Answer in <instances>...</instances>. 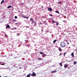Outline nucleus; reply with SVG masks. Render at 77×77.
Returning a JSON list of instances; mask_svg holds the SVG:
<instances>
[{"label": "nucleus", "instance_id": "32", "mask_svg": "<svg viewBox=\"0 0 77 77\" xmlns=\"http://www.w3.org/2000/svg\"><path fill=\"white\" fill-rule=\"evenodd\" d=\"M16 25H17V24H18V23H16Z\"/></svg>", "mask_w": 77, "mask_h": 77}, {"label": "nucleus", "instance_id": "35", "mask_svg": "<svg viewBox=\"0 0 77 77\" xmlns=\"http://www.w3.org/2000/svg\"><path fill=\"white\" fill-rule=\"evenodd\" d=\"M25 42H26V41H27V40H25Z\"/></svg>", "mask_w": 77, "mask_h": 77}, {"label": "nucleus", "instance_id": "42", "mask_svg": "<svg viewBox=\"0 0 77 77\" xmlns=\"http://www.w3.org/2000/svg\"><path fill=\"white\" fill-rule=\"evenodd\" d=\"M76 50H77V48H76Z\"/></svg>", "mask_w": 77, "mask_h": 77}, {"label": "nucleus", "instance_id": "25", "mask_svg": "<svg viewBox=\"0 0 77 77\" xmlns=\"http://www.w3.org/2000/svg\"><path fill=\"white\" fill-rule=\"evenodd\" d=\"M15 18L16 19H17V17L15 16Z\"/></svg>", "mask_w": 77, "mask_h": 77}, {"label": "nucleus", "instance_id": "17", "mask_svg": "<svg viewBox=\"0 0 77 77\" xmlns=\"http://www.w3.org/2000/svg\"><path fill=\"white\" fill-rule=\"evenodd\" d=\"M39 60H41V58H38V59Z\"/></svg>", "mask_w": 77, "mask_h": 77}, {"label": "nucleus", "instance_id": "8", "mask_svg": "<svg viewBox=\"0 0 77 77\" xmlns=\"http://www.w3.org/2000/svg\"><path fill=\"white\" fill-rule=\"evenodd\" d=\"M10 26L9 25H8L6 27V29H8V28H9Z\"/></svg>", "mask_w": 77, "mask_h": 77}, {"label": "nucleus", "instance_id": "37", "mask_svg": "<svg viewBox=\"0 0 77 77\" xmlns=\"http://www.w3.org/2000/svg\"><path fill=\"white\" fill-rule=\"evenodd\" d=\"M66 42H68V40H66Z\"/></svg>", "mask_w": 77, "mask_h": 77}, {"label": "nucleus", "instance_id": "13", "mask_svg": "<svg viewBox=\"0 0 77 77\" xmlns=\"http://www.w3.org/2000/svg\"><path fill=\"white\" fill-rule=\"evenodd\" d=\"M56 26H58V25H59V23L56 22Z\"/></svg>", "mask_w": 77, "mask_h": 77}, {"label": "nucleus", "instance_id": "22", "mask_svg": "<svg viewBox=\"0 0 77 77\" xmlns=\"http://www.w3.org/2000/svg\"><path fill=\"white\" fill-rule=\"evenodd\" d=\"M2 65H5V63H3L1 64Z\"/></svg>", "mask_w": 77, "mask_h": 77}, {"label": "nucleus", "instance_id": "26", "mask_svg": "<svg viewBox=\"0 0 77 77\" xmlns=\"http://www.w3.org/2000/svg\"><path fill=\"white\" fill-rule=\"evenodd\" d=\"M7 2H8V1H5V3H7Z\"/></svg>", "mask_w": 77, "mask_h": 77}, {"label": "nucleus", "instance_id": "11", "mask_svg": "<svg viewBox=\"0 0 77 77\" xmlns=\"http://www.w3.org/2000/svg\"><path fill=\"white\" fill-rule=\"evenodd\" d=\"M59 50L60 51H62V49H61V48H59Z\"/></svg>", "mask_w": 77, "mask_h": 77}, {"label": "nucleus", "instance_id": "14", "mask_svg": "<svg viewBox=\"0 0 77 77\" xmlns=\"http://www.w3.org/2000/svg\"><path fill=\"white\" fill-rule=\"evenodd\" d=\"M11 8V5H10L8 7V9H9V8Z\"/></svg>", "mask_w": 77, "mask_h": 77}, {"label": "nucleus", "instance_id": "20", "mask_svg": "<svg viewBox=\"0 0 77 77\" xmlns=\"http://www.w3.org/2000/svg\"><path fill=\"white\" fill-rule=\"evenodd\" d=\"M40 54H44V53L43 52H40Z\"/></svg>", "mask_w": 77, "mask_h": 77}, {"label": "nucleus", "instance_id": "10", "mask_svg": "<svg viewBox=\"0 0 77 77\" xmlns=\"http://www.w3.org/2000/svg\"><path fill=\"white\" fill-rule=\"evenodd\" d=\"M77 63V62L75 61H74V63H73V65H75L76 63Z\"/></svg>", "mask_w": 77, "mask_h": 77}, {"label": "nucleus", "instance_id": "41", "mask_svg": "<svg viewBox=\"0 0 77 77\" xmlns=\"http://www.w3.org/2000/svg\"><path fill=\"white\" fill-rule=\"evenodd\" d=\"M68 1V0H66V1Z\"/></svg>", "mask_w": 77, "mask_h": 77}, {"label": "nucleus", "instance_id": "30", "mask_svg": "<svg viewBox=\"0 0 77 77\" xmlns=\"http://www.w3.org/2000/svg\"><path fill=\"white\" fill-rule=\"evenodd\" d=\"M39 24H42V23H39Z\"/></svg>", "mask_w": 77, "mask_h": 77}, {"label": "nucleus", "instance_id": "16", "mask_svg": "<svg viewBox=\"0 0 77 77\" xmlns=\"http://www.w3.org/2000/svg\"><path fill=\"white\" fill-rule=\"evenodd\" d=\"M46 56V54H44V55H42V57H45Z\"/></svg>", "mask_w": 77, "mask_h": 77}, {"label": "nucleus", "instance_id": "15", "mask_svg": "<svg viewBox=\"0 0 77 77\" xmlns=\"http://www.w3.org/2000/svg\"><path fill=\"white\" fill-rule=\"evenodd\" d=\"M56 41H57V40H54V41H53V43H55V42H56Z\"/></svg>", "mask_w": 77, "mask_h": 77}, {"label": "nucleus", "instance_id": "9", "mask_svg": "<svg viewBox=\"0 0 77 77\" xmlns=\"http://www.w3.org/2000/svg\"><path fill=\"white\" fill-rule=\"evenodd\" d=\"M57 72V71H52L51 73H54V72Z\"/></svg>", "mask_w": 77, "mask_h": 77}, {"label": "nucleus", "instance_id": "4", "mask_svg": "<svg viewBox=\"0 0 77 77\" xmlns=\"http://www.w3.org/2000/svg\"><path fill=\"white\" fill-rule=\"evenodd\" d=\"M68 64H65L64 65V67L65 68H67V67H68Z\"/></svg>", "mask_w": 77, "mask_h": 77}, {"label": "nucleus", "instance_id": "36", "mask_svg": "<svg viewBox=\"0 0 77 77\" xmlns=\"http://www.w3.org/2000/svg\"><path fill=\"white\" fill-rule=\"evenodd\" d=\"M23 5V4H21V5Z\"/></svg>", "mask_w": 77, "mask_h": 77}, {"label": "nucleus", "instance_id": "44", "mask_svg": "<svg viewBox=\"0 0 77 77\" xmlns=\"http://www.w3.org/2000/svg\"><path fill=\"white\" fill-rule=\"evenodd\" d=\"M29 77H30V75L29 76Z\"/></svg>", "mask_w": 77, "mask_h": 77}, {"label": "nucleus", "instance_id": "18", "mask_svg": "<svg viewBox=\"0 0 77 77\" xmlns=\"http://www.w3.org/2000/svg\"><path fill=\"white\" fill-rule=\"evenodd\" d=\"M56 13H57L58 14H59V11H56Z\"/></svg>", "mask_w": 77, "mask_h": 77}, {"label": "nucleus", "instance_id": "39", "mask_svg": "<svg viewBox=\"0 0 77 77\" xmlns=\"http://www.w3.org/2000/svg\"><path fill=\"white\" fill-rule=\"evenodd\" d=\"M1 63V62H0V65H1V63Z\"/></svg>", "mask_w": 77, "mask_h": 77}, {"label": "nucleus", "instance_id": "3", "mask_svg": "<svg viewBox=\"0 0 77 77\" xmlns=\"http://www.w3.org/2000/svg\"><path fill=\"white\" fill-rule=\"evenodd\" d=\"M31 75L33 77H34V76H36V75L35 73L34 72H33L32 74H31Z\"/></svg>", "mask_w": 77, "mask_h": 77}, {"label": "nucleus", "instance_id": "43", "mask_svg": "<svg viewBox=\"0 0 77 77\" xmlns=\"http://www.w3.org/2000/svg\"><path fill=\"white\" fill-rule=\"evenodd\" d=\"M27 42H26V43Z\"/></svg>", "mask_w": 77, "mask_h": 77}, {"label": "nucleus", "instance_id": "31", "mask_svg": "<svg viewBox=\"0 0 77 77\" xmlns=\"http://www.w3.org/2000/svg\"><path fill=\"white\" fill-rule=\"evenodd\" d=\"M67 44H69V42H67Z\"/></svg>", "mask_w": 77, "mask_h": 77}, {"label": "nucleus", "instance_id": "27", "mask_svg": "<svg viewBox=\"0 0 77 77\" xmlns=\"http://www.w3.org/2000/svg\"><path fill=\"white\" fill-rule=\"evenodd\" d=\"M59 4H61V2H59Z\"/></svg>", "mask_w": 77, "mask_h": 77}, {"label": "nucleus", "instance_id": "23", "mask_svg": "<svg viewBox=\"0 0 77 77\" xmlns=\"http://www.w3.org/2000/svg\"><path fill=\"white\" fill-rule=\"evenodd\" d=\"M66 53H64V56H65V55H66Z\"/></svg>", "mask_w": 77, "mask_h": 77}, {"label": "nucleus", "instance_id": "19", "mask_svg": "<svg viewBox=\"0 0 77 77\" xmlns=\"http://www.w3.org/2000/svg\"><path fill=\"white\" fill-rule=\"evenodd\" d=\"M52 23H56V22L54 21V20H53L52 21Z\"/></svg>", "mask_w": 77, "mask_h": 77}, {"label": "nucleus", "instance_id": "24", "mask_svg": "<svg viewBox=\"0 0 77 77\" xmlns=\"http://www.w3.org/2000/svg\"><path fill=\"white\" fill-rule=\"evenodd\" d=\"M50 16H51V17H53V15L52 14H50Z\"/></svg>", "mask_w": 77, "mask_h": 77}, {"label": "nucleus", "instance_id": "28", "mask_svg": "<svg viewBox=\"0 0 77 77\" xmlns=\"http://www.w3.org/2000/svg\"><path fill=\"white\" fill-rule=\"evenodd\" d=\"M27 77H29V74L28 75Z\"/></svg>", "mask_w": 77, "mask_h": 77}, {"label": "nucleus", "instance_id": "45", "mask_svg": "<svg viewBox=\"0 0 77 77\" xmlns=\"http://www.w3.org/2000/svg\"><path fill=\"white\" fill-rule=\"evenodd\" d=\"M12 29H13V28H12Z\"/></svg>", "mask_w": 77, "mask_h": 77}, {"label": "nucleus", "instance_id": "40", "mask_svg": "<svg viewBox=\"0 0 77 77\" xmlns=\"http://www.w3.org/2000/svg\"><path fill=\"white\" fill-rule=\"evenodd\" d=\"M0 77H2V76H1V75H0Z\"/></svg>", "mask_w": 77, "mask_h": 77}, {"label": "nucleus", "instance_id": "7", "mask_svg": "<svg viewBox=\"0 0 77 77\" xmlns=\"http://www.w3.org/2000/svg\"><path fill=\"white\" fill-rule=\"evenodd\" d=\"M71 55L72 57H74V53H72L71 54Z\"/></svg>", "mask_w": 77, "mask_h": 77}, {"label": "nucleus", "instance_id": "12", "mask_svg": "<svg viewBox=\"0 0 77 77\" xmlns=\"http://www.w3.org/2000/svg\"><path fill=\"white\" fill-rule=\"evenodd\" d=\"M60 65V66H62V63H59Z\"/></svg>", "mask_w": 77, "mask_h": 77}, {"label": "nucleus", "instance_id": "5", "mask_svg": "<svg viewBox=\"0 0 77 77\" xmlns=\"http://www.w3.org/2000/svg\"><path fill=\"white\" fill-rule=\"evenodd\" d=\"M30 20L32 21V23H34V20H33V19L32 18H31L30 19Z\"/></svg>", "mask_w": 77, "mask_h": 77}, {"label": "nucleus", "instance_id": "1", "mask_svg": "<svg viewBox=\"0 0 77 77\" xmlns=\"http://www.w3.org/2000/svg\"><path fill=\"white\" fill-rule=\"evenodd\" d=\"M66 43L63 42H61L60 44V45L61 47H66Z\"/></svg>", "mask_w": 77, "mask_h": 77}, {"label": "nucleus", "instance_id": "33", "mask_svg": "<svg viewBox=\"0 0 77 77\" xmlns=\"http://www.w3.org/2000/svg\"><path fill=\"white\" fill-rule=\"evenodd\" d=\"M60 56H61L62 55V54H60Z\"/></svg>", "mask_w": 77, "mask_h": 77}, {"label": "nucleus", "instance_id": "29", "mask_svg": "<svg viewBox=\"0 0 77 77\" xmlns=\"http://www.w3.org/2000/svg\"><path fill=\"white\" fill-rule=\"evenodd\" d=\"M25 17L27 18V19H28V18H29V17Z\"/></svg>", "mask_w": 77, "mask_h": 77}, {"label": "nucleus", "instance_id": "34", "mask_svg": "<svg viewBox=\"0 0 77 77\" xmlns=\"http://www.w3.org/2000/svg\"><path fill=\"white\" fill-rule=\"evenodd\" d=\"M13 21H15V20H13Z\"/></svg>", "mask_w": 77, "mask_h": 77}, {"label": "nucleus", "instance_id": "21", "mask_svg": "<svg viewBox=\"0 0 77 77\" xmlns=\"http://www.w3.org/2000/svg\"><path fill=\"white\" fill-rule=\"evenodd\" d=\"M20 35V33L17 34V35L18 36H19V35Z\"/></svg>", "mask_w": 77, "mask_h": 77}, {"label": "nucleus", "instance_id": "2", "mask_svg": "<svg viewBox=\"0 0 77 77\" xmlns=\"http://www.w3.org/2000/svg\"><path fill=\"white\" fill-rule=\"evenodd\" d=\"M48 11H50V12H51L52 11H53V9H52V8H48Z\"/></svg>", "mask_w": 77, "mask_h": 77}, {"label": "nucleus", "instance_id": "6", "mask_svg": "<svg viewBox=\"0 0 77 77\" xmlns=\"http://www.w3.org/2000/svg\"><path fill=\"white\" fill-rule=\"evenodd\" d=\"M5 3V1L3 0L2 1V2L1 3V5H2V4H3V3Z\"/></svg>", "mask_w": 77, "mask_h": 77}, {"label": "nucleus", "instance_id": "38", "mask_svg": "<svg viewBox=\"0 0 77 77\" xmlns=\"http://www.w3.org/2000/svg\"><path fill=\"white\" fill-rule=\"evenodd\" d=\"M16 29V28H15V29H14V30Z\"/></svg>", "mask_w": 77, "mask_h": 77}]
</instances>
